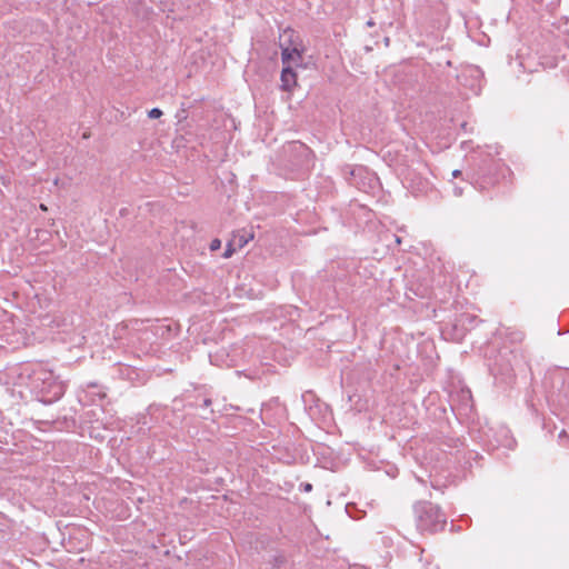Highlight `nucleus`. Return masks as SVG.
Here are the masks:
<instances>
[{
  "mask_svg": "<svg viewBox=\"0 0 569 569\" xmlns=\"http://www.w3.org/2000/svg\"><path fill=\"white\" fill-rule=\"evenodd\" d=\"M229 254H230V250H227L226 257H229Z\"/></svg>",
  "mask_w": 569,
  "mask_h": 569,
  "instance_id": "obj_25",
  "label": "nucleus"
},
{
  "mask_svg": "<svg viewBox=\"0 0 569 569\" xmlns=\"http://www.w3.org/2000/svg\"><path fill=\"white\" fill-rule=\"evenodd\" d=\"M395 238H396V242H397V243H400V241H401V240H400V238H399V237H397V236H395Z\"/></svg>",
  "mask_w": 569,
  "mask_h": 569,
  "instance_id": "obj_23",
  "label": "nucleus"
},
{
  "mask_svg": "<svg viewBox=\"0 0 569 569\" xmlns=\"http://www.w3.org/2000/svg\"><path fill=\"white\" fill-rule=\"evenodd\" d=\"M486 166H487V159H486V160H483V166H481V167L479 168V172H478L479 177H486V176L489 173V172L487 171Z\"/></svg>",
  "mask_w": 569,
  "mask_h": 569,
  "instance_id": "obj_13",
  "label": "nucleus"
},
{
  "mask_svg": "<svg viewBox=\"0 0 569 569\" xmlns=\"http://www.w3.org/2000/svg\"><path fill=\"white\" fill-rule=\"evenodd\" d=\"M562 437H566V431L562 430L560 433H559V438L561 439Z\"/></svg>",
  "mask_w": 569,
  "mask_h": 569,
  "instance_id": "obj_21",
  "label": "nucleus"
},
{
  "mask_svg": "<svg viewBox=\"0 0 569 569\" xmlns=\"http://www.w3.org/2000/svg\"><path fill=\"white\" fill-rule=\"evenodd\" d=\"M249 241V238L244 236H240L239 238H233V243H237L240 248H242L244 244H247Z\"/></svg>",
  "mask_w": 569,
  "mask_h": 569,
  "instance_id": "obj_12",
  "label": "nucleus"
},
{
  "mask_svg": "<svg viewBox=\"0 0 569 569\" xmlns=\"http://www.w3.org/2000/svg\"><path fill=\"white\" fill-rule=\"evenodd\" d=\"M481 70L475 67L463 70L458 77L459 82L465 87H469L475 94H479L481 91Z\"/></svg>",
  "mask_w": 569,
  "mask_h": 569,
  "instance_id": "obj_5",
  "label": "nucleus"
},
{
  "mask_svg": "<svg viewBox=\"0 0 569 569\" xmlns=\"http://www.w3.org/2000/svg\"><path fill=\"white\" fill-rule=\"evenodd\" d=\"M286 152L297 158L293 161V166L297 168H308L311 163L312 151L305 143L292 141L287 146Z\"/></svg>",
  "mask_w": 569,
  "mask_h": 569,
  "instance_id": "obj_4",
  "label": "nucleus"
},
{
  "mask_svg": "<svg viewBox=\"0 0 569 569\" xmlns=\"http://www.w3.org/2000/svg\"><path fill=\"white\" fill-rule=\"evenodd\" d=\"M162 116V110H160L159 108H152L149 112H148V117L151 118V119H158Z\"/></svg>",
  "mask_w": 569,
  "mask_h": 569,
  "instance_id": "obj_11",
  "label": "nucleus"
},
{
  "mask_svg": "<svg viewBox=\"0 0 569 569\" xmlns=\"http://www.w3.org/2000/svg\"><path fill=\"white\" fill-rule=\"evenodd\" d=\"M88 387L89 388H97L98 386H97V383H90V385H88Z\"/></svg>",
  "mask_w": 569,
  "mask_h": 569,
  "instance_id": "obj_22",
  "label": "nucleus"
},
{
  "mask_svg": "<svg viewBox=\"0 0 569 569\" xmlns=\"http://www.w3.org/2000/svg\"><path fill=\"white\" fill-rule=\"evenodd\" d=\"M453 192L456 196H461V193H462L461 189L457 188V187L453 189Z\"/></svg>",
  "mask_w": 569,
  "mask_h": 569,
  "instance_id": "obj_19",
  "label": "nucleus"
},
{
  "mask_svg": "<svg viewBox=\"0 0 569 569\" xmlns=\"http://www.w3.org/2000/svg\"><path fill=\"white\" fill-rule=\"evenodd\" d=\"M288 562L287 555L284 551L277 550L269 559V563L272 568L280 569Z\"/></svg>",
  "mask_w": 569,
  "mask_h": 569,
  "instance_id": "obj_8",
  "label": "nucleus"
},
{
  "mask_svg": "<svg viewBox=\"0 0 569 569\" xmlns=\"http://www.w3.org/2000/svg\"><path fill=\"white\" fill-rule=\"evenodd\" d=\"M300 58H301V56H300L299 51L296 48H293V49H290V48L282 49L281 59H282V63L283 64H288L289 66L290 61L299 60Z\"/></svg>",
  "mask_w": 569,
  "mask_h": 569,
  "instance_id": "obj_9",
  "label": "nucleus"
},
{
  "mask_svg": "<svg viewBox=\"0 0 569 569\" xmlns=\"http://www.w3.org/2000/svg\"><path fill=\"white\" fill-rule=\"evenodd\" d=\"M522 339H523V333L522 332H516L515 337L512 338V341L520 342V341H522Z\"/></svg>",
  "mask_w": 569,
  "mask_h": 569,
  "instance_id": "obj_16",
  "label": "nucleus"
},
{
  "mask_svg": "<svg viewBox=\"0 0 569 569\" xmlns=\"http://www.w3.org/2000/svg\"><path fill=\"white\" fill-rule=\"evenodd\" d=\"M281 89L290 91L297 83V74L290 66H287L281 71Z\"/></svg>",
  "mask_w": 569,
  "mask_h": 569,
  "instance_id": "obj_7",
  "label": "nucleus"
},
{
  "mask_svg": "<svg viewBox=\"0 0 569 569\" xmlns=\"http://www.w3.org/2000/svg\"><path fill=\"white\" fill-rule=\"evenodd\" d=\"M417 528L421 532L435 533L443 530L447 519L440 507L430 501H419L415 505Z\"/></svg>",
  "mask_w": 569,
  "mask_h": 569,
  "instance_id": "obj_2",
  "label": "nucleus"
},
{
  "mask_svg": "<svg viewBox=\"0 0 569 569\" xmlns=\"http://www.w3.org/2000/svg\"><path fill=\"white\" fill-rule=\"evenodd\" d=\"M300 489L305 492H310L312 490V485L309 482H303L300 485Z\"/></svg>",
  "mask_w": 569,
  "mask_h": 569,
  "instance_id": "obj_15",
  "label": "nucleus"
},
{
  "mask_svg": "<svg viewBox=\"0 0 569 569\" xmlns=\"http://www.w3.org/2000/svg\"><path fill=\"white\" fill-rule=\"evenodd\" d=\"M449 403L452 411L460 416H468L472 411V395L469 389L461 388L450 393Z\"/></svg>",
  "mask_w": 569,
  "mask_h": 569,
  "instance_id": "obj_3",
  "label": "nucleus"
},
{
  "mask_svg": "<svg viewBox=\"0 0 569 569\" xmlns=\"http://www.w3.org/2000/svg\"><path fill=\"white\" fill-rule=\"evenodd\" d=\"M537 3L543 6L547 10H551L558 2V0H533Z\"/></svg>",
  "mask_w": 569,
  "mask_h": 569,
  "instance_id": "obj_10",
  "label": "nucleus"
},
{
  "mask_svg": "<svg viewBox=\"0 0 569 569\" xmlns=\"http://www.w3.org/2000/svg\"><path fill=\"white\" fill-rule=\"evenodd\" d=\"M220 246H221L220 240H219V239H213V240L211 241L210 249H211L212 251H216V250H218V249L220 248Z\"/></svg>",
  "mask_w": 569,
  "mask_h": 569,
  "instance_id": "obj_14",
  "label": "nucleus"
},
{
  "mask_svg": "<svg viewBox=\"0 0 569 569\" xmlns=\"http://www.w3.org/2000/svg\"><path fill=\"white\" fill-rule=\"evenodd\" d=\"M490 163L496 164V161L493 159H489Z\"/></svg>",
  "mask_w": 569,
  "mask_h": 569,
  "instance_id": "obj_24",
  "label": "nucleus"
},
{
  "mask_svg": "<svg viewBox=\"0 0 569 569\" xmlns=\"http://www.w3.org/2000/svg\"><path fill=\"white\" fill-rule=\"evenodd\" d=\"M28 378L31 391L44 405L53 403L64 395V383L58 380L51 370L41 365H37Z\"/></svg>",
  "mask_w": 569,
  "mask_h": 569,
  "instance_id": "obj_1",
  "label": "nucleus"
},
{
  "mask_svg": "<svg viewBox=\"0 0 569 569\" xmlns=\"http://www.w3.org/2000/svg\"><path fill=\"white\" fill-rule=\"evenodd\" d=\"M460 174H461V171H460V170H457V169H456V170H453V171L451 172V176H452L453 178H457V177H459Z\"/></svg>",
  "mask_w": 569,
  "mask_h": 569,
  "instance_id": "obj_18",
  "label": "nucleus"
},
{
  "mask_svg": "<svg viewBox=\"0 0 569 569\" xmlns=\"http://www.w3.org/2000/svg\"><path fill=\"white\" fill-rule=\"evenodd\" d=\"M453 441H455V443H453V446H452V447H455V448H456V447H458L459 445H462V443H461V441H460L459 439H456V440H453Z\"/></svg>",
  "mask_w": 569,
  "mask_h": 569,
  "instance_id": "obj_20",
  "label": "nucleus"
},
{
  "mask_svg": "<svg viewBox=\"0 0 569 569\" xmlns=\"http://www.w3.org/2000/svg\"><path fill=\"white\" fill-rule=\"evenodd\" d=\"M493 437H495V442L489 440V443H488V446L491 449H496V448H499V447H503V448H507V449H513V447L516 445V440L510 435V430L508 428H506V427H500L495 432Z\"/></svg>",
  "mask_w": 569,
  "mask_h": 569,
  "instance_id": "obj_6",
  "label": "nucleus"
},
{
  "mask_svg": "<svg viewBox=\"0 0 569 569\" xmlns=\"http://www.w3.org/2000/svg\"><path fill=\"white\" fill-rule=\"evenodd\" d=\"M211 402H212V401H211V399H210V398H206V399L203 400V405H202V407L208 408V407L211 405Z\"/></svg>",
  "mask_w": 569,
  "mask_h": 569,
  "instance_id": "obj_17",
  "label": "nucleus"
}]
</instances>
